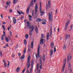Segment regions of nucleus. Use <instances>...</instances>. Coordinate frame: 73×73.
Returning a JSON list of instances; mask_svg holds the SVG:
<instances>
[{
  "label": "nucleus",
  "instance_id": "f257e3e1",
  "mask_svg": "<svg viewBox=\"0 0 73 73\" xmlns=\"http://www.w3.org/2000/svg\"><path fill=\"white\" fill-rule=\"evenodd\" d=\"M27 27H29V29H32V30H30L29 35L30 36H32V31H33L34 27L33 26H31V25H29V22L27 23Z\"/></svg>",
  "mask_w": 73,
  "mask_h": 73
},
{
  "label": "nucleus",
  "instance_id": "f03ea898",
  "mask_svg": "<svg viewBox=\"0 0 73 73\" xmlns=\"http://www.w3.org/2000/svg\"><path fill=\"white\" fill-rule=\"evenodd\" d=\"M35 15H34V13H32V16L34 17H37V9H38V5L36 4L35 6Z\"/></svg>",
  "mask_w": 73,
  "mask_h": 73
},
{
  "label": "nucleus",
  "instance_id": "7ed1b4c3",
  "mask_svg": "<svg viewBox=\"0 0 73 73\" xmlns=\"http://www.w3.org/2000/svg\"><path fill=\"white\" fill-rule=\"evenodd\" d=\"M30 60H31V56H29L28 57L27 62V64L26 65L27 69H29V67L30 66V64H31V63H30Z\"/></svg>",
  "mask_w": 73,
  "mask_h": 73
},
{
  "label": "nucleus",
  "instance_id": "20e7f679",
  "mask_svg": "<svg viewBox=\"0 0 73 73\" xmlns=\"http://www.w3.org/2000/svg\"><path fill=\"white\" fill-rule=\"evenodd\" d=\"M48 16H49V21L50 22H51L52 20H53V13L52 11L48 13Z\"/></svg>",
  "mask_w": 73,
  "mask_h": 73
},
{
  "label": "nucleus",
  "instance_id": "39448f33",
  "mask_svg": "<svg viewBox=\"0 0 73 73\" xmlns=\"http://www.w3.org/2000/svg\"><path fill=\"white\" fill-rule=\"evenodd\" d=\"M33 64H34V61L33 60H31V68L30 69L29 73H32V69L33 68Z\"/></svg>",
  "mask_w": 73,
  "mask_h": 73
},
{
  "label": "nucleus",
  "instance_id": "423d86ee",
  "mask_svg": "<svg viewBox=\"0 0 73 73\" xmlns=\"http://www.w3.org/2000/svg\"><path fill=\"white\" fill-rule=\"evenodd\" d=\"M37 52H38V57L39 55V54H40V45H39V46L38 47Z\"/></svg>",
  "mask_w": 73,
  "mask_h": 73
},
{
  "label": "nucleus",
  "instance_id": "0eeeda50",
  "mask_svg": "<svg viewBox=\"0 0 73 73\" xmlns=\"http://www.w3.org/2000/svg\"><path fill=\"white\" fill-rule=\"evenodd\" d=\"M65 63H64L63 64V67L62 68V72H63L64 71V69H65Z\"/></svg>",
  "mask_w": 73,
  "mask_h": 73
},
{
  "label": "nucleus",
  "instance_id": "6e6552de",
  "mask_svg": "<svg viewBox=\"0 0 73 73\" xmlns=\"http://www.w3.org/2000/svg\"><path fill=\"white\" fill-rule=\"evenodd\" d=\"M68 25H69V23H66V26L65 27V30L66 31V29H68Z\"/></svg>",
  "mask_w": 73,
  "mask_h": 73
},
{
  "label": "nucleus",
  "instance_id": "1a4fd4ad",
  "mask_svg": "<svg viewBox=\"0 0 73 73\" xmlns=\"http://www.w3.org/2000/svg\"><path fill=\"white\" fill-rule=\"evenodd\" d=\"M41 42H42V44H44V43L45 42V39H42L41 40ZM44 42V43H43Z\"/></svg>",
  "mask_w": 73,
  "mask_h": 73
},
{
  "label": "nucleus",
  "instance_id": "9d476101",
  "mask_svg": "<svg viewBox=\"0 0 73 73\" xmlns=\"http://www.w3.org/2000/svg\"><path fill=\"white\" fill-rule=\"evenodd\" d=\"M38 27H37V26H36L35 31L36 34H38Z\"/></svg>",
  "mask_w": 73,
  "mask_h": 73
},
{
  "label": "nucleus",
  "instance_id": "9b49d317",
  "mask_svg": "<svg viewBox=\"0 0 73 73\" xmlns=\"http://www.w3.org/2000/svg\"><path fill=\"white\" fill-rule=\"evenodd\" d=\"M50 52V56H52V55H53V50H51Z\"/></svg>",
  "mask_w": 73,
  "mask_h": 73
},
{
  "label": "nucleus",
  "instance_id": "f8f14e48",
  "mask_svg": "<svg viewBox=\"0 0 73 73\" xmlns=\"http://www.w3.org/2000/svg\"><path fill=\"white\" fill-rule=\"evenodd\" d=\"M29 7H30L29 6V7H28L26 10V12L27 14H28L29 13V9H30V8Z\"/></svg>",
  "mask_w": 73,
  "mask_h": 73
},
{
  "label": "nucleus",
  "instance_id": "ddd939ff",
  "mask_svg": "<svg viewBox=\"0 0 73 73\" xmlns=\"http://www.w3.org/2000/svg\"><path fill=\"white\" fill-rule=\"evenodd\" d=\"M3 61L4 62V65H5V67L6 68L7 67V63L5 62V60H3Z\"/></svg>",
  "mask_w": 73,
  "mask_h": 73
},
{
  "label": "nucleus",
  "instance_id": "4468645a",
  "mask_svg": "<svg viewBox=\"0 0 73 73\" xmlns=\"http://www.w3.org/2000/svg\"><path fill=\"white\" fill-rule=\"evenodd\" d=\"M47 40H49V34L48 33H47Z\"/></svg>",
  "mask_w": 73,
  "mask_h": 73
},
{
  "label": "nucleus",
  "instance_id": "2eb2a0df",
  "mask_svg": "<svg viewBox=\"0 0 73 73\" xmlns=\"http://www.w3.org/2000/svg\"><path fill=\"white\" fill-rule=\"evenodd\" d=\"M33 42H32L31 43V48L33 49Z\"/></svg>",
  "mask_w": 73,
  "mask_h": 73
},
{
  "label": "nucleus",
  "instance_id": "dca6fc26",
  "mask_svg": "<svg viewBox=\"0 0 73 73\" xmlns=\"http://www.w3.org/2000/svg\"><path fill=\"white\" fill-rule=\"evenodd\" d=\"M36 21L38 22H41L42 21V20L40 19H36Z\"/></svg>",
  "mask_w": 73,
  "mask_h": 73
},
{
  "label": "nucleus",
  "instance_id": "f3484780",
  "mask_svg": "<svg viewBox=\"0 0 73 73\" xmlns=\"http://www.w3.org/2000/svg\"><path fill=\"white\" fill-rule=\"evenodd\" d=\"M20 70V67H18L17 68L16 70L17 72H19V70Z\"/></svg>",
  "mask_w": 73,
  "mask_h": 73
},
{
  "label": "nucleus",
  "instance_id": "a211bd4d",
  "mask_svg": "<svg viewBox=\"0 0 73 73\" xmlns=\"http://www.w3.org/2000/svg\"><path fill=\"white\" fill-rule=\"evenodd\" d=\"M25 58V55H23L21 56V58H20V59H24Z\"/></svg>",
  "mask_w": 73,
  "mask_h": 73
},
{
  "label": "nucleus",
  "instance_id": "6ab92c4d",
  "mask_svg": "<svg viewBox=\"0 0 73 73\" xmlns=\"http://www.w3.org/2000/svg\"><path fill=\"white\" fill-rule=\"evenodd\" d=\"M50 30L51 32L50 35H52V27H51V29H50Z\"/></svg>",
  "mask_w": 73,
  "mask_h": 73
},
{
  "label": "nucleus",
  "instance_id": "aec40b11",
  "mask_svg": "<svg viewBox=\"0 0 73 73\" xmlns=\"http://www.w3.org/2000/svg\"><path fill=\"white\" fill-rule=\"evenodd\" d=\"M41 36H42V39H43V38H45V36L44 35V34H41Z\"/></svg>",
  "mask_w": 73,
  "mask_h": 73
},
{
  "label": "nucleus",
  "instance_id": "412c9836",
  "mask_svg": "<svg viewBox=\"0 0 73 73\" xmlns=\"http://www.w3.org/2000/svg\"><path fill=\"white\" fill-rule=\"evenodd\" d=\"M5 40L6 42H9V39H8V38H5Z\"/></svg>",
  "mask_w": 73,
  "mask_h": 73
},
{
  "label": "nucleus",
  "instance_id": "4be33fe9",
  "mask_svg": "<svg viewBox=\"0 0 73 73\" xmlns=\"http://www.w3.org/2000/svg\"><path fill=\"white\" fill-rule=\"evenodd\" d=\"M26 51H27V48L25 47V49L23 50V52L25 54V53H26Z\"/></svg>",
  "mask_w": 73,
  "mask_h": 73
},
{
  "label": "nucleus",
  "instance_id": "5701e85b",
  "mask_svg": "<svg viewBox=\"0 0 73 73\" xmlns=\"http://www.w3.org/2000/svg\"><path fill=\"white\" fill-rule=\"evenodd\" d=\"M28 37H29V35H25V37L26 39L28 38Z\"/></svg>",
  "mask_w": 73,
  "mask_h": 73
},
{
  "label": "nucleus",
  "instance_id": "b1692460",
  "mask_svg": "<svg viewBox=\"0 0 73 73\" xmlns=\"http://www.w3.org/2000/svg\"><path fill=\"white\" fill-rule=\"evenodd\" d=\"M51 46L52 49H53V48H54V44H53V43H51Z\"/></svg>",
  "mask_w": 73,
  "mask_h": 73
},
{
  "label": "nucleus",
  "instance_id": "393cba45",
  "mask_svg": "<svg viewBox=\"0 0 73 73\" xmlns=\"http://www.w3.org/2000/svg\"><path fill=\"white\" fill-rule=\"evenodd\" d=\"M27 41L26 40V39H25L24 40V44H25V45H26L27 44Z\"/></svg>",
  "mask_w": 73,
  "mask_h": 73
},
{
  "label": "nucleus",
  "instance_id": "a878e982",
  "mask_svg": "<svg viewBox=\"0 0 73 73\" xmlns=\"http://www.w3.org/2000/svg\"><path fill=\"white\" fill-rule=\"evenodd\" d=\"M11 28H12V26L11 25H10V27H8V28L7 29L8 31H9V29H10V28L11 29Z\"/></svg>",
  "mask_w": 73,
  "mask_h": 73
},
{
  "label": "nucleus",
  "instance_id": "bb28decb",
  "mask_svg": "<svg viewBox=\"0 0 73 73\" xmlns=\"http://www.w3.org/2000/svg\"><path fill=\"white\" fill-rule=\"evenodd\" d=\"M16 19H15L13 20V23L14 24H16Z\"/></svg>",
  "mask_w": 73,
  "mask_h": 73
},
{
  "label": "nucleus",
  "instance_id": "cd10ccee",
  "mask_svg": "<svg viewBox=\"0 0 73 73\" xmlns=\"http://www.w3.org/2000/svg\"><path fill=\"white\" fill-rule=\"evenodd\" d=\"M70 55V54L69 53H68L67 55V59H69Z\"/></svg>",
  "mask_w": 73,
  "mask_h": 73
},
{
  "label": "nucleus",
  "instance_id": "c85d7f7f",
  "mask_svg": "<svg viewBox=\"0 0 73 73\" xmlns=\"http://www.w3.org/2000/svg\"><path fill=\"white\" fill-rule=\"evenodd\" d=\"M42 64H40V68L41 69H42Z\"/></svg>",
  "mask_w": 73,
  "mask_h": 73
},
{
  "label": "nucleus",
  "instance_id": "c756f323",
  "mask_svg": "<svg viewBox=\"0 0 73 73\" xmlns=\"http://www.w3.org/2000/svg\"><path fill=\"white\" fill-rule=\"evenodd\" d=\"M26 70V68H25H25H24V69H23V70L22 71V73H24V72Z\"/></svg>",
  "mask_w": 73,
  "mask_h": 73
},
{
  "label": "nucleus",
  "instance_id": "7c9ffc66",
  "mask_svg": "<svg viewBox=\"0 0 73 73\" xmlns=\"http://www.w3.org/2000/svg\"><path fill=\"white\" fill-rule=\"evenodd\" d=\"M39 65V64L38 63L37 65V66L36 67V70H38V65Z\"/></svg>",
  "mask_w": 73,
  "mask_h": 73
},
{
  "label": "nucleus",
  "instance_id": "2f4dec72",
  "mask_svg": "<svg viewBox=\"0 0 73 73\" xmlns=\"http://www.w3.org/2000/svg\"><path fill=\"white\" fill-rule=\"evenodd\" d=\"M68 35L67 34L66 35V40H67V39H68Z\"/></svg>",
  "mask_w": 73,
  "mask_h": 73
},
{
  "label": "nucleus",
  "instance_id": "473e14b6",
  "mask_svg": "<svg viewBox=\"0 0 73 73\" xmlns=\"http://www.w3.org/2000/svg\"><path fill=\"white\" fill-rule=\"evenodd\" d=\"M50 1H49L48 2V4L49 5V7L50 8Z\"/></svg>",
  "mask_w": 73,
  "mask_h": 73
},
{
  "label": "nucleus",
  "instance_id": "72a5a7b5",
  "mask_svg": "<svg viewBox=\"0 0 73 73\" xmlns=\"http://www.w3.org/2000/svg\"><path fill=\"white\" fill-rule=\"evenodd\" d=\"M13 2L14 4H15V3H16L17 2V0H14Z\"/></svg>",
  "mask_w": 73,
  "mask_h": 73
},
{
  "label": "nucleus",
  "instance_id": "f704fd0d",
  "mask_svg": "<svg viewBox=\"0 0 73 73\" xmlns=\"http://www.w3.org/2000/svg\"><path fill=\"white\" fill-rule=\"evenodd\" d=\"M41 13H42L41 14V16H42V15H43V14H44V12H42V11H40Z\"/></svg>",
  "mask_w": 73,
  "mask_h": 73
},
{
  "label": "nucleus",
  "instance_id": "c9c22d12",
  "mask_svg": "<svg viewBox=\"0 0 73 73\" xmlns=\"http://www.w3.org/2000/svg\"><path fill=\"white\" fill-rule=\"evenodd\" d=\"M8 64L7 65V66H8V67H9V64H10V62H9V61H8Z\"/></svg>",
  "mask_w": 73,
  "mask_h": 73
},
{
  "label": "nucleus",
  "instance_id": "e433bc0d",
  "mask_svg": "<svg viewBox=\"0 0 73 73\" xmlns=\"http://www.w3.org/2000/svg\"><path fill=\"white\" fill-rule=\"evenodd\" d=\"M0 54L1 55V57H2V56L3 55V53H2V52L1 51L0 52Z\"/></svg>",
  "mask_w": 73,
  "mask_h": 73
},
{
  "label": "nucleus",
  "instance_id": "4c0bfd02",
  "mask_svg": "<svg viewBox=\"0 0 73 73\" xmlns=\"http://www.w3.org/2000/svg\"><path fill=\"white\" fill-rule=\"evenodd\" d=\"M48 4H46V10H48Z\"/></svg>",
  "mask_w": 73,
  "mask_h": 73
},
{
  "label": "nucleus",
  "instance_id": "58836bf2",
  "mask_svg": "<svg viewBox=\"0 0 73 73\" xmlns=\"http://www.w3.org/2000/svg\"><path fill=\"white\" fill-rule=\"evenodd\" d=\"M3 36H5L6 35H5V31H3Z\"/></svg>",
  "mask_w": 73,
  "mask_h": 73
},
{
  "label": "nucleus",
  "instance_id": "ea45409f",
  "mask_svg": "<svg viewBox=\"0 0 73 73\" xmlns=\"http://www.w3.org/2000/svg\"><path fill=\"white\" fill-rule=\"evenodd\" d=\"M2 28H3L4 31H5V28L4 27V26H2Z\"/></svg>",
  "mask_w": 73,
  "mask_h": 73
},
{
  "label": "nucleus",
  "instance_id": "a19ab883",
  "mask_svg": "<svg viewBox=\"0 0 73 73\" xmlns=\"http://www.w3.org/2000/svg\"><path fill=\"white\" fill-rule=\"evenodd\" d=\"M68 68H71V65H70V63H69V64Z\"/></svg>",
  "mask_w": 73,
  "mask_h": 73
},
{
  "label": "nucleus",
  "instance_id": "79ce46f5",
  "mask_svg": "<svg viewBox=\"0 0 73 73\" xmlns=\"http://www.w3.org/2000/svg\"><path fill=\"white\" fill-rule=\"evenodd\" d=\"M66 49V46L64 45L63 47V49L64 50H65Z\"/></svg>",
  "mask_w": 73,
  "mask_h": 73
},
{
  "label": "nucleus",
  "instance_id": "37998d69",
  "mask_svg": "<svg viewBox=\"0 0 73 73\" xmlns=\"http://www.w3.org/2000/svg\"><path fill=\"white\" fill-rule=\"evenodd\" d=\"M56 47H54V52H56Z\"/></svg>",
  "mask_w": 73,
  "mask_h": 73
},
{
  "label": "nucleus",
  "instance_id": "c03bdc74",
  "mask_svg": "<svg viewBox=\"0 0 73 73\" xmlns=\"http://www.w3.org/2000/svg\"><path fill=\"white\" fill-rule=\"evenodd\" d=\"M10 34L11 36H12V33L11 31L10 32Z\"/></svg>",
  "mask_w": 73,
  "mask_h": 73
},
{
  "label": "nucleus",
  "instance_id": "a18cd8bd",
  "mask_svg": "<svg viewBox=\"0 0 73 73\" xmlns=\"http://www.w3.org/2000/svg\"><path fill=\"white\" fill-rule=\"evenodd\" d=\"M18 55H19V58H20V56H21V54L20 53H18Z\"/></svg>",
  "mask_w": 73,
  "mask_h": 73
},
{
  "label": "nucleus",
  "instance_id": "49530a36",
  "mask_svg": "<svg viewBox=\"0 0 73 73\" xmlns=\"http://www.w3.org/2000/svg\"><path fill=\"white\" fill-rule=\"evenodd\" d=\"M1 39L2 40H4V36H2Z\"/></svg>",
  "mask_w": 73,
  "mask_h": 73
},
{
  "label": "nucleus",
  "instance_id": "de8ad7c7",
  "mask_svg": "<svg viewBox=\"0 0 73 73\" xmlns=\"http://www.w3.org/2000/svg\"><path fill=\"white\" fill-rule=\"evenodd\" d=\"M42 21L43 22H44V23H45L46 22V20H45V19H43Z\"/></svg>",
  "mask_w": 73,
  "mask_h": 73
},
{
  "label": "nucleus",
  "instance_id": "09e8293b",
  "mask_svg": "<svg viewBox=\"0 0 73 73\" xmlns=\"http://www.w3.org/2000/svg\"><path fill=\"white\" fill-rule=\"evenodd\" d=\"M38 73H41L40 70L39 69L38 70Z\"/></svg>",
  "mask_w": 73,
  "mask_h": 73
},
{
  "label": "nucleus",
  "instance_id": "8fccbe9b",
  "mask_svg": "<svg viewBox=\"0 0 73 73\" xmlns=\"http://www.w3.org/2000/svg\"><path fill=\"white\" fill-rule=\"evenodd\" d=\"M70 27L71 28V29H72V28H73V25H71Z\"/></svg>",
  "mask_w": 73,
  "mask_h": 73
},
{
  "label": "nucleus",
  "instance_id": "3c124183",
  "mask_svg": "<svg viewBox=\"0 0 73 73\" xmlns=\"http://www.w3.org/2000/svg\"><path fill=\"white\" fill-rule=\"evenodd\" d=\"M6 5H9V7H10V5H9V3H8V2H7L6 3Z\"/></svg>",
  "mask_w": 73,
  "mask_h": 73
},
{
  "label": "nucleus",
  "instance_id": "603ef678",
  "mask_svg": "<svg viewBox=\"0 0 73 73\" xmlns=\"http://www.w3.org/2000/svg\"><path fill=\"white\" fill-rule=\"evenodd\" d=\"M9 12H10V13H12V10H9Z\"/></svg>",
  "mask_w": 73,
  "mask_h": 73
},
{
  "label": "nucleus",
  "instance_id": "864d4df0",
  "mask_svg": "<svg viewBox=\"0 0 73 73\" xmlns=\"http://www.w3.org/2000/svg\"><path fill=\"white\" fill-rule=\"evenodd\" d=\"M17 13H19V14L20 15H21V13H20V12L19 11H17Z\"/></svg>",
  "mask_w": 73,
  "mask_h": 73
},
{
  "label": "nucleus",
  "instance_id": "5fc2aeb1",
  "mask_svg": "<svg viewBox=\"0 0 73 73\" xmlns=\"http://www.w3.org/2000/svg\"><path fill=\"white\" fill-rule=\"evenodd\" d=\"M69 16L70 18V19H71V18H72V15L71 14H70Z\"/></svg>",
  "mask_w": 73,
  "mask_h": 73
},
{
  "label": "nucleus",
  "instance_id": "6e6d98bb",
  "mask_svg": "<svg viewBox=\"0 0 73 73\" xmlns=\"http://www.w3.org/2000/svg\"><path fill=\"white\" fill-rule=\"evenodd\" d=\"M40 64H42V60H41V59H40Z\"/></svg>",
  "mask_w": 73,
  "mask_h": 73
},
{
  "label": "nucleus",
  "instance_id": "4d7b16f0",
  "mask_svg": "<svg viewBox=\"0 0 73 73\" xmlns=\"http://www.w3.org/2000/svg\"><path fill=\"white\" fill-rule=\"evenodd\" d=\"M46 24V22L43 23H42V24H44V25H45Z\"/></svg>",
  "mask_w": 73,
  "mask_h": 73
},
{
  "label": "nucleus",
  "instance_id": "13d9d810",
  "mask_svg": "<svg viewBox=\"0 0 73 73\" xmlns=\"http://www.w3.org/2000/svg\"><path fill=\"white\" fill-rule=\"evenodd\" d=\"M28 50L29 52H31V49L30 48H29Z\"/></svg>",
  "mask_w": 73,
  "mask_h": 73
},
{
  "label": "nucleus",
  "instance_id": "bf43d9fd",
  "mask_svg": "<svg viewBox=\"0 0 73 73\" xmlns=\"http://www.w3.org/2000/svg\"><path fill=\"white\" fill-rule=\"evenodd\" d=\"M1 18L2 19H3V15H1Z\"/></svg>",
  "mask_w": 73,
  "mask_h": 73
},
{
  "label": "nucleus",
  "instance_id": "052dcab7",
  "mask_svg": "<svg viewBox=\"0 0 73 73\" xmlns=\"http://www.w3.org/2000/svg\"><path fill=\"white\" fill-rule=\"evenodd\" d=\"M29 16L30 18H32V16L30 15H29Z\"/></svg>",
  "mask_w": 73,
  "mask_h": 73
},
{
  "label": "nucleus",
  "instance_id": "680f3d73",
  "mask_svg": "<svg viewBox=\"0 0 73 73\" xmlns=\"http://www.w3.org/2000/svg\"><path fill=\"white\" fill-rule=\"evenodd\" d=\"M29 73V70H27L26 71V73Z\"/></svg>",
  "mask_w": 73,
  "mask_h": 73
},
{
  "label": "nucleus",
  "instance_id": "e2e57ef3",
  "mask_svg": "<svg viewBox=\"0 0 73 73\" xmlns=\"http://www.w3.org/2000/svg\"><path fill=\"white\" fill-rule=\"evenodd\" d=\"M2 23H3V24H6V23L5 22H3Z\"/></svg>",
  "mask_w": 73,
  "mask_h": 73
},
{
  "label": "nucleus",
  "instance_id": "0e129e2a",
  "mask_svg": "<svg viewBox=\"0 0 73 73\" xmlns=\"http://www.w3.org/2000/svg\"><path fill=\"white\" fill-rule=\"evenodd\" d=\"M43 58H45V55H43Z\"/></svg>",
  "mask_w": 73,
  "mask_h": 73
},
{
  "label": "nucleus",
  "instance_id": "69168bd1",
  "mask_svg": "<svg viewBox=\"0 0 73 73\" xmlns=\"http://www.w3.org/2000/svg\"><path fill=\"white\" fill-rule=\"evenodd\" d=\"M23 19H24V17H21V20H23Z\"/></svg>",
  "mask_w": 73,
  "mask_h": 73
},
{
  "label": "nucleus",
  "instance_id": "338daca9",
  "mask_svg": "<svg viewBox=\"0 0 73 73\" xmlns=\"http://www.w3.org/2000/svg\"><path fill=\"white\" fill-rule=\"evenodd\" d=\"M70 34H69L68 35V38H70Z\"/></svg>",
  "mask_w": 73,
  "mask_h": 73
},
{
  "label": "nucleus",
  "instance_id": "774afa93",
  "mask_svg": "<svg viewBox=\"0 0 73 73\" xmlns=\"http://www.w3.org/2000/svg\"><path fill=\"white\" fill-rule=\"evenodd\" d=\"M41 2H40V6H41Z\"/></svg>",
  "mask_w": 73,
  "mask_h": 73
}]
</instances>
